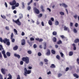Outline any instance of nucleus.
I'll return each mask as SVG.
<instances>
[{"mask_svg":"<svg viewBox=\"0 0 79 79\" xmlns=\"http://www.w3.org/2000/svg\"><path fill=\"white\" fill-rule=\"evenodd\" d=\"M6 55L7 56H11V53L9 52H7Z\"/></svg>","mask_w":79,"mask_h":79,"instance_id":"393cba45","label":"nucleus"},{"mask_svg":"<svg viewBox=\"0 0 79 79\" xmlns=\"http://www.w3.org/2000/svg\"><path fill=\"white\" fill-rule=\"evenodd\" d=\"M60 54L61 55V57H63V55H64V54H63V53L61 52H60Z\"/></svg>","mask_w":79,"mask_h":79,"instance_id":"13d9d810","label":"nucleus"},{"mask_svg":"<svg viewBox=\"0 0 79 79\" xmlns=\"http://www.w3.org/2000/svg\"><path fill=\"white\" fill-rule=\"evenodd\" d=\"M0 79H3V76L0 74Z\"/></svg>","mask_w":79,"mask_h":79,"instance_id":"052dcab7","label":"nucleus"},{"mask_svg":"<svg viewBox=\"0 0 79 79\" xmlns=\"http://www.w3.org/2000/svg\"><path fill=\"white\" fill-rule=\"evenodd\" d=\"M8 41H10L9 39H7V38H5L3 40V42L4 44H6L7 42Z\"/></svg>","mask_w":79,"mask_h":79,"instance_id":"0eeeda50","label":"nucleus"},{"mask_svg":"<svg viewBox=\"0 0 79 79\" xmlns=\"http://www.w3.org/2000/svg\"><path fill=\"white\" fill-rule=\"evenodd\" d=\"M73 47V50H76V44H72Z\"/></svg>","mask_w":79,"mask_h":79,"instance_id":"aec40b11","label":"nucleus"},{"mask_svg":"<svg viewBox=\"0 0 79 79\" xmlns=\"http://www.w3.org/2000/svg\"><path fill=\"white\" fill-rule=\"evenodd\" d=\"M73 76L74 77H75L76 78H77V79L79 78V75H77L76 73L73 74Z\"/></svg>","mask_w":79,"mask_h":79,"instance_id":"2eb2a0df","label":"nucleus"},{"mask_svg":"<svg viewBox=\"0 0 79 79\" xmlns=\"http://www.w3.org/2000/svg\"><path fill=\"white\" fill-rule=\"evenodd\" d=\"M73 23H70V26H71V27H72L73 26Z\"/></svg>","mask_w":79,"mask_h":79,"instance_id":"338daca9","label":"nucleus"},{"mask_svg":"<svg viewBox=\"0 0 79 79\" xmlns=\"http://www.w3.org/2000/svg\"><path fill=\"white\" fill-rule=\"evenodd\" d=\"M6 45H8V46H9L10 45V41H8L7 42Z\"/></svg>","mask_w":79,"mask_h":79,"instance_id":"58836bf2","label":"nucleus"},{"mask_svg":"<svg viewBox=\"0 0 79 79\" xmlns=\"http://www.w3.org/2000/svg\"><path fill=\"white\" fill-rule=\"evenodd\" d=\"M13 21L14 22V23H15L17 24H18V25L19 26H21V22H20V21H19V19H17V20H15L14 19H13Z\"/></svg>","mask_w":79,"mask_h":79,"instance_id":"7ed1b4c3","label":"nucleus"},{"mask_svg":"<svg viewBox=\"0 0 79 79\" xmlns=\"http://www.w3.org/2000/svg\"><path fill=\"white\" fill-rule=\"evenodd\" d=\"M60 14L61 15H64V12H60Z\"/></svg>","mask_w":79,"mask_h":79,"instance_id":"37998d69","label":"nucleus"},{"mask_svg":"<svg viewBox=\"0 0 79 79\" xmlns=\"http://www.w3.org/2000/svg\"><path fill=\"white\" fill-rule=\"evenodd\" d=\"M22 4V8H24V2H23Z\"/></svg>","mask_w":79,"mask_h":79,"instance_id":"09e8293b","label":"nucleus"},{"mask_svg":"<svg viewBox=\"0 0 79 79\" xmlns=\"http://www.w3.org/2000/svg\"><path fill=\"white\" fill-rule=\"evenodd\" d=\"M33 47L34 48H37V45H36V44H34L33 45Z\"/></svg>","mask_w":79,"mask_h":79,"instance_id":"8fccbe9b","label":"nucleus"},{"mask_svg":"<svg viewBox=\"0 0 79 79\" xmlns=\"http://www.w3.org/2000/svg\"><path fill=\"white\" fill-rule=\"evenodd\" d=\"M14 31L15 32V33H16L15 34L16 35H18V31H17V30H16V29H14Z\"/></svg>","mask_w":79,"mask_h":79,"instance_id":"c85d7f7f","label":"nucleus"},{"mask_svg":"<svg viewBox=\"0 0 79 79\" xmlns=\"http://www.w3.org/2000/svg\"><path fill=\"white\" fill-rule=\"evenodd\" d=\"M64 31H68V32H69V28H68V27H66L65 26L64 27Z\"/></svg>","mask_w":79,"mask_h":79,"instance_id":"f8f14e48","label":"nucleus"},{"mask_svg":"<svg viewBox=\"0 0 79 79\" xmlns=\"http://www.w3.org/2000/svg\"><path fill=\"white\" fill-rule=\"evenodd\" d=\"M1 18H3V19H6V16L5 15L2 16L1 15Z\"/></svg>","mask_w":79,"mask_h":79,"instance_id":"c9c22d12","label":"nucleus"},{"mask_svg":"<svg viewBox=\"0 0 79 79\" xmlns=\"http://www.w3.org/2000/svg\"><path fill=\"white\" fill-rule=\"evenodd\" d=\"M60 37L62 39H64V36L63 35H61Z\"/></svg>","mask_w":79,"mask_h":79,"instance_id":"0e129e2a","label":"nucleus"},{"mask_svg":"<svg viewBox=\"0 0 79 79\" xmlns=\"http://www.w3.org/2000/svg\"><path fill=\"white\" fill-rule=\"evenodd\" d=\"M73 32H74V33H77V30H76V29H73Z\"/></svg>","mask_w":79,"mask_h":79,"instance_id":"49530a36","label":"nucleus"},{"mask_svg":"<svg viewBox=\"0 0 79 79\" xmlns=\"http://www.w3.org/2000/svg\"><path fill=\"white\" fill-rule=\"evenodd\" d=\"M11 40L12 42H15V40L14 39H11Z\"/></svg>","mask_w":79,"mask_h":79,"instance_id":"603ef678","label":"nucleus"},{"mask_svg":"<svg viewBox=\"0 0 79 79\" xmlns=\"http://www.w3.org/2000/svg\"><path fill=\"white\" fill-rule=\"evenodd\" d=\"M27 52V53L30 55L32 53V51H28Z\"/></svg>","mask_w":79,"mask_h":79,"instance_id":"a19ab883","label":"nucleus"},{"mask_svg":"<svg viewBox=\"0 0 79 79\" xmlns=\"http://www.w3.org/2000/svg\"><path fill=\"white\" fill-rule=\"evenodd\" d=\"M51 52L52 54H55V51L53 50H51Z\"/></svg>","mask_w":79,"mask_h":79,"instance_id":"4c0bfd02","label":"nucleus"},{"mask_svg":"<svg viewBox=\"0 0 79 79\" xmlns=\"http://www.w3.org/2000/svg\"><path fill=\"white\" fill-rule=\"evenodd\" d=\"M2 53L3 54V55L5 54V50H3V51H2Z\"/></svg>","mask_w":79,"mask_h":79,"instance_id":"6e6d98bb","label":"nucleus"},{"mask_svg":"<svg viewBox=\"0 0 79 79\" xmlns=\"http://www.w3.org/2000/svg\"><path fill=\"white\" fill-rule=\"evenodd\" d=\"M14 35L13 34V33H12L10 36H11L10 39H13Z\"/></svg>","mask_w":79,"mask_h":79,"instance_id":"473e14b6","label":"nucleus"},{"mask_svg":"<svg viewBox=\"0 0 79 79\" xmlns=\"http://www.w3.org/2000/svg\"><path fill=\"white\" fill-rule=\"evenodd\" d=\"M18 46H15L14 47H13V49L14 50H17L18 49Z\"/></svg>","mask_w":79,"mask_h":79,"instance_id":"f3484780","label":"nucleus"},{"mask_svg":"<svg viewBox=\"0 0 79 79\" xmlns=\"http://www.w3.org/2000/svg\"><path fill=\"white\" fill-rule=\"evenodd\" d=\"M3 55L4 57V58H7V56H6V54H3Z\"/></svg>","mask_w":79,"mask_h":79,"instance_id":"bf43d9fd","label":"nucleus"},{"mask_svg":"<svg viewBox=\"0 0 79 79\" xmlns=\"http://www.w3.org/2000/svg\"><path fill=\"white\" fill-rule=\"evenodd\" d=\"M5 28L6 30L7 31H9L10 30V28H9V27L6 26L5 27Z\"/></svg>","mask_w":79,"mask_h":79,"instance_id":"e433bc0d","label":"nucleus"},{"mask_svg":"<svg viewBox=\"0 0 79 79\" xmlns=\"http://www.w3.org/2000/svg\"><path fill=\"white\" fill-rule=\"evenodd\" d=\"M1 71L2 73V74H5L6 73H5V69H3V68L1 69Z\"/></svg>","mask_w":79,"mask_h":79,"instance_id":"9b49d317","label":"nucleus"},{"mask_svg":"<svg viewBox=\"0 0 79 79\" xmlns=\"http://www.w3.org/2000/svg\"><path fill=\"white\" fill-rule=\"evenodd\" d=\"M40 8H41V9L42 11V12H44V11H45V10L44 9V6H43L42 5V6H41Z\"/></svg>","mask_w":79,"mask_h":79,"instance_id":"412c9836","label":"nucleus"},{"mask_svg":"<svg viewBox=\"0 0 79 79\" xmlns=\"http://www.w3.org/2000/svg\"><path fill=\"white\" fill-rule=\"evenodd\" d=\"M27 43L29 44V45H30V46H32V43H31V42H30L29 40H27Z\"/></svg>","mask_w":79,"mask_h":79,"instance_id":"c756f323","label":"nucleus"},{"mask_svg":"<svg viewBox=\"0 0 79 79\" xmlns=\"http://www.w3.org/2000/svg\"><path fill=\"white\" fill-rule=\"evenodd\" d=\"M79 42V39H76L74 41V43L75 44H77Z\"/></svg>","mask_w":79,"mask_h":79,"instance_id":"9d476101","label":"nucleus"},{"mask_svg":"<svg viewBox=\"0 0 79 79\" xmlns=\"http://www.w3.org/2000/svg\"><path fill=\"white\" fill-rule=\"evenodd\" d=\"M16 7H15V6H12V10H15V8H16Z\"/></svg>","mask_w":79,"mask_h":79,"instance_id":"864d4df0","label":"nucleus"},{"mask_svg":"<svg viewBox=\"0 0 79 79\" xmlns=\"http://www.w3.org/2000/svg\"><path fill=\"white\" fill-rule=\"evenodd\" d=\"M4 49L3 48V46L2 45H0V50L2 51V50H3Z\"/></svg>","mask_w":79,"mask_h":79,"instance_id":"5701e85b","label":"nucleus"},{"mask_svg":"<svg viewBox=\"0 0 79 79\" xmlns=\"http://www.w3.org/2000/svg\"><path fill=\"white\" fill-rule=\"evenodd\" d=\"M8 76H9V77H8L7 79H12V76L10 73H9L8 75Z\"/></svg>","mask_w":79,"mask_h":79,"instance_id":"6ab92c4d","label":"nucleus"},{"mask_svg":"<svg viewBox=\"0 0 79 79\" xmlns=\"http://www.w3.org/2000/svg\"><path fill=\"white\" fill-rule=\"evenodd\" d=\"M73 55V52L72 51H70L69 53V56H72Z\"/></svg>","mask_w":79,"mask_h":79,"instance_id":"bb28decb","label":"nucleus"},{"mask_svg":"<svg viewBox=\"0 0 79 79\" xmlns=\"http://www.w3.org/2000/svg\"><path fill=\"white\" fill-rule=\"evenodd\" d=\"M31 6H27L28 10H31Z\"/></svg>","mask_w":79,"mask_h":79,"instance_id":"de8ad7c7","label":"nucleus"},{"mask_svg":"<svg viewBox=\"0 0 79 79\" xmlns=\"http://www.w3.org/2000/svg\"><path fill=\"white\" fill-rule=\"evenodd\" d=\"M48 23L49 25H50V26H52V22L51 20H49L48 22Z\"/></svg>","mask_w":79,"mask_h":79,"instance_id":"b1692460","label":"nucleus"},{"mask_svg":"<svg viewBox=\"0 0 79 79\" xmlns=\"http://www.w3.org/2000/svg\"><path fill=\"white\" fill-rule=\"evenodd\" d=\"M44 50H45L46 49V48L47 47V44L46 43H44Z\"/></svg>","mask_w":79,"mask_h":79,"instance_id":"7c9ffc66","label":"nucleus"},{"mask_svg":"<svg viewBox=\"0 0 79 79\" xmlns=\"http://www.w3.org/2000/svg\"><path fill=\"white\" fill-rule=\"evenodd\" d=\"M9 4L10 5H15L16 4V2L15 0H13L12 2H10Z\"/></svg>","mask_w":79,"mask_h":79,"instance_id":"39448f33","label":"nucleus"},{"mask_svg":"<svg viewBox=\"0 0 79 79\" xmlns=\"http://www.w3.org/2000/svg\"><path fill=\"white\" fill-rule=\"evenodd\" d=\"M55 24L56 26H58L59 24V22L58 21H56L55 23Z\"/></svg>","mask_w":79,"mask_h":79,"instance_id":"2f4dec72","label":"nucleus"},{"mask_svg":"<svg viewBox=\"0 0 79 79\" xmlns=\"http://www.w3.org/2000/svg\"><path fill=\"white\" fill-rule=\"evenodd\" d=\"M52 41L53 42H56V38L55 37H53L52 39Z\"/></svg>","mask_w":79,"mask_h":79,"instance_id":"a211bd4d","label":"nucleus"},{"mask_svg":"<svg viewBox=\"0 0 79 79\" xmlns=\"http://www.w3.org/2000/svg\"><path fill=\"white\" fill-rule=\"evenodd\" d=\"M22 60L23 61H24L26 64H29V58L28 57H23L22 58Z\"/></svg>","mask_w":79,"mask_h":79,"instance_id":"f257e3e1","label":"nucleus"},{"mask_svg":"<svg viewBox=\"0 0 79 79\" xmlns=\"http://www.w3.org/2000/svg\"><path fill=\"white\" fill-rule=\"evenodd\" d=\"M24 75L25 76H27V74H31V70H27V69H26V68H24Z\"/></svg>","mask_w":79,"mask_h":79,"instance_id":"f03ea898","label":"nucleus"},{"mask_svg":"<svg viewBox=\"0 0 79 79\" xmlns=\"http://www.w3.org/2000/svg\"><path fill=\"white\" fill-rule=\"evenodd\" d=\"M30 40H31V41L34 40V38L32 37H31L30 38Z\"/></svg>","mask_w":79,"mask_h":79,"instance_id":"4d7b16f0","label":"nucleus"},{"mask_svg":"<svg viewBox=\"0 0 79 79\" xmlns=\"http://www.w3.org/2000/svg\"><path fill=\"white\" fill-rule=\"evenodd\" d=\"M61 76H62V74H61L60 73H59L58 74V77H61Z\"/></svg>","mask_w":79,"mask_h":79,"instance_id":"79ce46f5","label":"nucleus"},{"mask_svg":"<svg viewBox=\"0 0 79 79\" xmlns=\"http://www.w3.org/2000/svg\"><path fill=\"white\" fill-rule=\"evenodd\" d=\"M62 6H64V8H67V7H68V5L64 3H62Z\"/></svg>","mask_w":79,"mask_h":79,"instance_id":"4be33fe9","label":"nucleus"},{"mask_svg":"<svg viewBox=\"0 0 79 79\" xmlns=\"http://www.w3.org/2000/svg\"><path fill=\"white\" fill-rule=\"evenodd\" d=\"M46 55L48 56H49L50 55V50L49 49H48L47 50V52L46 53Z\"/></svg>","mask_w":79,"mask_h":79,"instance_id":"423d86ee","label":"nucleus"},{"mask_svg":"<svg viewBox=\"0 0 79 79\" xmlns=\"http://www.w3.org/2000/svg\"><path fill=\"white\" fill-rule=\"evenodd\" d=\"M62 44V41H61V40H59L56 43L57 44H58V45H60V44Z\"/></svg>","mask_w":79,"mask_h":79,"instance_id":"dca6fc26","label":"nucleus"},{"mask_svg":"<svg viewBox=\"0 0 79 79\" xmlns=\"http://www.w3.org/2000/svg\"><path fill=\"white\" fill-rule=\"evenodd\" d=\"M33 0H31V1H30L28 3H27V5H29L31 3H32V2H33Z\"/></svg>","mask_w":79,"mask_h":79,"instance_id":"72a5a7b5","label":"nucleus"},{"mask_svg":"<svg viewBox=\"0 0 79 79\" xmlns=\"http://www.w3.org/2000/svg\"><path fill=\"white\" fill-rule=\"evenodd\" d=\"M38 56H40L42 55V53H41V52H39L38 53Z\"/></svg>","mask_w":79,"mask_h":79,"instance_id":"ea45409f","label":"nucleus"},{"mask_svg":"<svg viewBox=\"0 0 79 79\" xmlns=\"http://www.w3.org/2000/svg\"><path fill=\"white\" fill-rule=\"evenodd\" d=\"M51 68H56V66L55 65V64H52L51 66H50Z\"/></svg>","mask_w":79,"mask_h":79,"instance_id":"4468645a","label":"nucleus"},{"mask_svg":"<svg viewBox=\"0 0 79 79\" xmlns=\"http://www.w3.org/2000/svg\"><path fill=\"white\" fill-rule=\"evenodd\" d=\"M77 63H78V64H79V59L78 58H77Z\"/></svg>","mask_w":79,"mask_h":79,"instance_id":"e2e57ef3","label":"nucleus"},{"mask_svg":"<svg viewBox=\"0 0 79 79\" xmlns=\"http://www.w3.org/2000/svg\"><path fill=\"white\" fill-rule=\"evenodd\" d=\"M77 17H78V16L77 15H74L73 16L75 19H77Z\"/></svg>","mask_w":79,"mask_h":79,"instance_id":"f704fd0d","label":"nucleus"},{"mask_svg":"<svg viewBox=\"0 0 79 79\" xmlns=\"http://www.w3.org/2000/svg\"><path fill=\"white\" fill-rule=\"evenodd\" d=\"M23 63H24V62H23V61H20V64L21 65H23Z\"/></svg>","mask_w":79,"mask_h":79,"instance_id":"5fc2aeb1","label":"nucleus"},{"mask_svg":"<svg viewBox=\"0 0 79 79\" xmlns=\"http://www.w3.org/2000/svg\"><path fill=\"white\" fill-rule=\"evenodd\" d=\"M19 3H17L15 4V6L16 7H18V6H19Z\"/></svg>","mask_w":79,"mask_h":79,"instance_id":"c03bdc74","label":"nucleus"},{"mask_svg":"<svg viewBox=\"0 0 79 79\" xmlns=\"http://www.w3.org/2000/svg\"><path fill=\"white\" fill-rule=\"evenodd\" d=\"M52 35H57V32H56V31H54L52 32Z\"/></svg>","mask_w":79,"mask_h":79,"instance_id":"a878e982","label":"nucleus"},{"mask_svg":"<svg viewBox=\"0 0 79 79\" xmlns=\"http://www.w3.org/2000/svg\"><path fill=\"white\" fill-rule=\"evenodd\" d=\"M56 58H57V59H58V60H60V57L59 55H57V56H56Z\"/></svg>","mask_w":79,"mask_h":79,"instance_id":"cd10ccee","label":"nucleus"},{"mask_svg":"<svg viewBox=\"0 0 79 79\" xmlns=\"http://www.w3.org/2000/svg\"><path fill=\"white\" fill-rule=\"evenodd\" d=\"M35 40H37V41H38V42H40L43 41V39H40L39 38H35Z\"/></svg>","mask_w":79,"mask_h":79,"instance_id":"6e6552de","label":"nucleus"},{"mask_svg":"<svg viewBox=\"0 0 79 79\" xmlns=\"http://www.w3.org/2000/svg\"><path fill=\"white\" fill-rule=\"evenodd\" d=\"M44 61L45 63H47V62H48V60H47V59H44Z\"/></svg>","mask_w":79,"mask_h":79,"instance_id":"a18cd8bd","label":"nucleus"},{"mask_svg":"<svg viewBox=\"0 0 79 79\" xmlns=\"http://www.w3.org/2000/svg\"><path fill=\"white\" fill-rule=\"evenodd\" d=\"M0 42H1L2 43L3 41V39H2V37L0 38Z\"/></svg>","mask_w":79,"mask_h":79,"instance_id":"3c124183","label":"nucleus"},{"mask_svg":"<svg viewBox=\"0 0 79 79\" xmlns=\"http://www.w3.org/2000/svg\"><path fill=\"white\" fill-rule=\"evenodd\" d=\"M68 70H69V67L66 68V70H65L66 71H68Z\"/></svg>","mask_w":79,"mask_h":79,"instance_id":"774afa93","label":"nucleus"},{"mask_svg":"<svg viewBox=\"0 0 79 79\" xmlns=\"http://www.w3.org/2000/svg\"><path fill=\"white\" fill-rule=\"evenodd\" d=\"M34 10L35 13L36 14H39L40 13V11L39 9H37V8L35 7L34 8Z\"/></svg>","mask_w":79,"mask_h":79,"instance_id":"20e7f679","label":"nucleus"},{"mask_svg":"<svg viewBox=\"0 0 79 79\" xmlns=\"http://www.w3.org/2000/svg\"><path fill=\"white\" fill-rule=\"evenodd\" d=\"M21 44L22 45H24V44H26V41H25V40L23 39L22 40Z\"/></svg>","mask_w":79,"mask_h":79,"instance_id":"1a4fd4ad","label":"nucleus"},{"mask_svg":"<svg viewBox=\"0 0 79 79\" xmlns=\"http://www.w3.org/2000/svg\"><path fill=\"white\" fill-rule=\"evenodd\" d=\"M17 79H21V77H20V76H19V75H18L17 76Z\"/></svg>","mask_w":79,"mask_h":79,"instance_id":"680f3d73","label":"nucleus"},{"mask_svg":"<svg viewBox=\"0 0 79 79\" xmlns=\"http://www.w3.org/2000/svg\"><path fill=\"white\" fill-rule=\"evenodd\" d=\"M14 56H15V57H17V58H18L19 59V58H20V56L18 54H15Z\"/></svg>","mask_w":79,"mask_h":79,"instance_id":"ddd939ff","label":"nucleus"},{"mask_svg":"<svg viewBox=\"0 0 79 79\" xmlns=\"http://www.w3.org/2000/svg\"><path fill=\"white\" fill-rule=\"evenodd\" d=\"M24 35H25V33L23 31L22 33V35L23 36Z\"/></svg>","mask_w":79,"mask_h":79,"instance_id":"69168bd1","label":"nucleus"}]
</instances>
